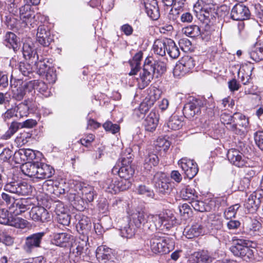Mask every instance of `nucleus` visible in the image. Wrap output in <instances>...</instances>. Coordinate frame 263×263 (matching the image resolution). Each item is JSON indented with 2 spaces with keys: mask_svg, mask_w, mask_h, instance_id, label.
Here are the masks:
<instances>
[{
  "mask_svg": "<svg viewBox=\"0 0 263 263\" xmlns=\"http://www.w3.org/2000/svg\"><path fill=\"white\" fill-rule=\"evenodd\" d=\"M162 213L159 214H147L143 212H139L133 216V221L135 226L146 233L154 232L157 229L163 230Z\"/></svg>",
  "mask_w": 263,
  "mask_h": 263,
  "instance_id": "obj_1",
  "label": "nucleus"
},
{
  "mask_svg": "<svg viewBox=\"0 0 263 263\" xmlns=\"http://www.w3.org/2000/svg\"><path fill=\"white\" fill-rule=\"evenodd\" d=\"M88 240L87 236H80L73 243H71L70 257H82L83 260H87L90 253L87 245Z\"/></svg>",
  "mask_w": 263,
  "mask_h": 263,
  "instance_id": "obj_2",
  "label": "nucleus"
},
{
  "mask_svg": "<svg viewBox=\"0 0 263 263\" xmlns=\"http://www.w3.org/2000/svg\"><path fill=\"white\" fill-rule=\"evenodd\" d=\"M8 192L17 196H28L32 192V187L27 182L21 180L8 181L4 186Z\"/></svg>",
  "mask_w": 263,
  "mask_h": 263,
  "instance_id": "obj_3",
  "label": "nucleus"
},
{
  "mask_svg": "<svg viewBox=\"0 0 263 263\" xmlns=\"http://www.w3.org/2000/svg\"><path fill=\"white\" fill-rule=\"evenodd\" d=\"M77 188L79 189L78 194L79 195H81L82 197L80 198V199L77 200L76 199H78L79 197H76V196L74 195V197H73L74 201V203L76 205L77 201H78V208L79 210H81L85 206V202L84 200H85L86 203L91 202L93 200L95 195V190L92 186L86 184H80L77 186Z\"/></svg>",
  "mask_w": 263,
  "mask_h": 263,
  "instance_id": "obj_4",
  "label": "nucleus"
},
{
  "mask_svg": "<svg viewBox=\"0 0 263 263\" xmlns=\"http://www.w3.org/2000/svg\"><path fill=\"white\" fill-rule=\"evenodd\" d=\"M247 241L243 239L233 240V245L230 248L232 253L236 256L247 260L253 256V251L248 247Z\"/></svg>",
  "mask_w": 263,
  "mask_h": 263,
  "instance_id": "obj_5",
  "label": "nucleus"
},
{
  "mask_svg": "<svg viewBox=\"0 0 263 263\" xmlns=\"http://www.w3.org/2000/svg\"><path fill=\"white\" fill-rule=\"evenodd\" d=\"M227 158L232 165L237 167L252 166L255 164L254 162L235 149H231L228 151Z\"/></svg>",
  "mask_w": 263,
  "mask_h": 263,
  "instance_id": "obj_6",
  "label": "nucleus"
},
{
  "mask_svg": "<svg viewBox=\"0 0 263 263\" xmlns=\"http://www.w3.org/2000/svg\"><path fill=\"white\" fill-rule=\"evenodd\" d=\"M132 162L131 156L126 158L122 157L121 165L115 166L112 170V173L118 174L120 178L130 180L135 172L134 168L130 165Z\"/></svg>",
  "mask_w": 263,
  "mask_h": 263,
  "instance_id": "obj_7",
  "label": "nucleus"
},
{
  "mask_svg": "<svg viewBox=\"0 0 263 263\" xmlns=\"http://www.w3.org/2000/svg\"><path fill=\"white\" fill-rule=\"evenodd\" d=\"M154 76L153 67L149 63V59H146L143 69L140 72L139 77L137 78L139 88L143 89L147 87L153 79Z\"/></svg>",
  "mask_w": 263,
  "mask_h": 263,
  "instance_id": "obj_8",
  "label": "nucleus"
},
{
  "mask_svg": "<svg viewBox=\"0 0 263 263\" xmlns=\"http://www.w3.org/2000/svg\"><path fill=\"white\" fill-rule=\"evenodd\" d=\"M153 183L158 192L163 194H168L172 190L168 178L162 172H157L154 175Z\"/></svg>",
  "mask_w": 263,
  "mask_h": 263,
  "instance_id": "obj_9",
  "label": "nucleus"
},
{
  "mask_svg": "<svg viewBox=\"0 0 263 263\" xmlns=\"http://www.w3.org/2000/svg\"><path fill=\"white\" fill-rule=\"evenodd\" d=\"M169 239L165 237L155 235L150 240L152 251L155 253L166 254L170 251L168 241Z\"/></svg>",
  "mask_w": 263,
  "mask_h": 263,
  "instance_id": "obj_10",
  "label": "nucleus"
},
{
  "mask_svg": "<svg viewBox=\"0 0 263 263\" xmlns=\"http://www.w3.org/2000/svg\"><path fill=\"white\" fill-rule=\"evenodd\" d=\"M222 227L221 219L216 217H214L213 219H210L209 222L208 229L211 234L215 236L219 241H224L226 242L229 236L225 232L222 231Z\"/></svg>",
  "mask_w": 263,
  "mask_h": 263,
  "instance_id": "obj_11",
  "label": "nucleus"
},
{
  "mask_svg": "<svg viewBox=\"0 0 263 263\" xmlns=\"http://www.w3.org/2000/svg\"><path fill=\"white\" fill-rule=\"evenodd\" d=\"M178 165L186 177L190 179L194 178L198 172L197 164L193 160L186 158H182L178 161Z\"/></svg>",
  "mask_w": 263,
  "mask_h": 263,
  "instance_id": "obj_12",
  "label": "nucleus"
},
{
  "mask_svg": "<svg viewBox=\"0 0 263 263\" xmlns=\"http://www.w3.org/2000/svg\"><path fill=\"white\" fill-rule=\"evenodd\" d=\"M45 235V233L42 232L34 233L27 237L23 246L24 250L27 253H31L35 248H40Z\"/></svg>",
  "mask_w": 263,
  "mask_h": 263,
  "instance_id": "obj_13",
  "label": "nucleus"
},
{
  "mask_svg": "<svg viewBox=\"0 0 263 263\" xmlns=\"http://www.w3.org/2000/svg\"><path fill=\"white\" fill-rule=\"evenodd\" d=\"M251 15L249 8L241 4H236L232 9L231 17L235 21H243L250 18Z\"/></svg>",
  "mask_w": 263,
  "mask_h": 263,
  "instance_id": "obj_14",
  "label": "nucleus"
},
{
  "mask_svg": "<svg viewBox=\"0 0 263 263\" xmlns=\"http://www.w3.org/2000/svg\"><path fill=\"white\" fill-rule=\"evenodd\" d=\"M96 255L100 263H115L111 249L105 246L98 247L96 251Z\"/></svg>",
  "mask_w": 263,
  "mask_h": 263,
  "instance_id": "obj_15",
  "label": "nucleus"
},
{
  "mask_svg": "<svg viewBox=\"0 0 263 263\" xmlns=\"http://www.w3.org/2000/svg\"><path fill=\"white\" fill-rule=\"evenodd\" d=\"M30 217L35 221L44 222L50 219V215L43 206L33 207L29 212Z\"/></svg>",
  "mask_w": 263,
  "mask_h": 263,
  "instance_id": "obj_16",
  "label": "nucleus"
},
{
  "mask_svg": "<svg viewBox=\"0 0 263 263\" xmlns=\"http://www.w3.org/2000/svg\"><path fill=\"white\" fill-rule=\"evenodd\" d=\"M36 177L40 179L50 178L54 173V170L50 165L42 162H36Z\"/></svg>",
  "mask_w": 263,
  "mask_h": 263,
  "instance_id": "obj_17",
  "label": "nucleus"
},
{
  "mask_svg": "<svg viewBox=\"0 0 263 263\" xmlns=\"http://www.w3.org/2000/svg\"><path fill=\"white\" fill-rule=\"evenodd\" d=\"M200 112V101L193 100L186 103L183 109L184 117L191 119Z\"/></svg>",
  "mask_w": 263,
  "mask_h": 263,
  "instance_id": "obj_18",
  "label": "nucleus"
},
{
  "mask_svg": "<svg viewBox=\"0 0 263 263\" xmlns=\"http://www.w3.org/2000/svg\"><path fill=\"white\" fill-rule=\"evenodd\" d=\"M159 117L158 112L155 110L149 112L143 122V125L146 132L153 133L156 130L159 122Z\"/></svg>",
  "mask_w": 263,
  "mask_h": 263,
  "instance_id": "obj_19",
  "label": "nucleus"
},
{
  "mask_svg": "<svg viewBox=\"0 0 263 263\" xmlns=\"http://www.w3.org/2000/svg\"><path fill=\"white\" fill-rule=\"evenodd\" d=\"M213 260L210 253L204 250L194 252L190 257L191 263H212Z\"/></svg>",
  "mask_w": 263,
  "mask_h": 263,
  "instance_id": "obj_20",
  "label": "nucleus"
},
{
  "mask_svg": "<svg viewBox=\"0 0 263 263\" xmlns=\"http://www.w3.org/2000/svg\"><path fill=\"white\" fill-rule=\"evenodd\" d=\"M52 39L50 36V33L47 30V27L45 25L40 26L37 30L36 41L44 47L48 46Z\"/></svg>",
  "mask_w": 263,
  "mask_h": 263,
  "instance_id": "obj_21",
  "label": "nucleus"
},
{
  "mask_svg": "<svg viewBox=\"0 0 263 263\" xmlns=\"http://www.w3.org/2000/svg\"><path fill=\"white\" fill-rule=\"evenodd\" d=\"M73 236L67 233H59L54 234L52 242L56 246L61 247H66L71 243Z\"/></svg>",
  "mask_w": 263,
  "mask_h": 263,
  "instance_id": "obj_22",
  "label": "nucleus"
},
{
  "mask_svg": "<svg viewBox=\"0 0 263 263\" xmlns=\"http://www.w3.org/2000/svg\"><path fill=\"white\" fill-rule=\"evenodd\" d=\"M30 209L28 201L26 199H15L9 212L12 213L15 216L20 215Z\"/></svg>",
  "mask_w": 263,
  "mask_h": 263,
  "instance_id": "obj_23",
  "label": "nucleus"
},
{
  "mask_svg": "<svg viewBox=\"0 0 263 263\" xmlns=\"http://www.w3.org/2000/svg\"><path fill=\"white\" fill-rule=\"evenodd\" d=\"M234 118L233 123L235 124L236 128L239 130L240 132L239 133L238 132L233 133L238 135H244V131L242 128H246L248 126V118L240 112H235L234 114Z\"/></svg>",
  "mask_w": 263,
  "mask_h": 263,
  "instance_id": "obj_24",
  "label": "nucleus"
},
{
  "mask_svg": "<svg viewBox=\"0 0 263 263\" xmlns=\"http://www.w3.org/2000/svg\"><path fill=\"white\" fill-rule=\"evenodd\" d=\"M260 194L256 192L251 194L246 201L244 205L250 213H254L257 211L260 204Z\"/></svg>",
  "mask_w": 263,
  "mask_h": 263,
  "instance_id": "obj_25",
  "label": "nucleus"
},
{
  "mask_svg": "<svg viewBox=\"0 0 263 263\" xmlns=\"http://www.w3.org/2000/svg\"><path fill=\"white\" fill-rule=\"evenodd\" d=\"M92 224L90 219L84 215L81 217L78 223L77 224L78 232L81 234L80 236H87L91 229Z\"/></svg>",
  "mask_w": 263,
  "mask_h": 263,
  "instance_id": "obj_26",
  "label": "nucleus"
},
{
  "mask_svg": "<svg viewBox=\"0 0 263 263\" xmlns=\"http://www.w3.org/2000/svg\"><path fill=\"white\" fill-rule=\"evenodd\" d=\"M261 228V223L256 219H247L243 225V231L249 235H255Z\"/></svg>",
  "mask_w": 263,
  "mask_h": 263,
  "instance_id": "obj_27",
  "label": "nucleus"
},
{
  "mask_svg": "<svg viewBox=\"0 0 263 263\" xmlns=\"http://www.w3.org/2000/svg\"><path fill=\"white\" fill-rule=\"evenodd\" d=\"M145 11L147 15L153 20H157L160 16V12L156 0L151 3L144 2Z\"/></svg>",
  "mask_w": 263,
  "mask_h": 263,
  "instance_id": "obj_28",
  "label": "nucleus"
},
{
  "mask_svg": "<svg viewBox=\"0 0 263 263\" xmlns=\"http://www.w3.org/2000/svg\"><path fill=\"white\" fill-rule=\"evenodd\" d=\"M169 39L165 38L155 40L153 45V50L156 54L161 57L165 55Z\"/></svg>",
  "mask_w": 263,
  "mask_h": 263,
  "instance_id": "obj_29",
  "label": "nucleus"
},
{
  "mask_svg": "<svg viewBox=\"0 0 263 263\" xmlns=\"http://www.w3.org/2000/svg\"><path fill=\"white\" fill-rule=\"evenodd\" d=\"M234 114L231 115L227 112H222L220 117L221 122L224 125L226 128L232 133L240 132L239 130L236 128L235 124L233 123Z\"/></svg>",
  "mask_w": 263,
  "mask_h": 263,
  "instance_id": "obj_30",
  "label": "nucleus"
},
{
  "mask_svg": "<svg viewBox=\"0 0 263 263\" xmlns=\"http://www.w3.org/2000/svg\"><path fill=\"white\" fill-rule=\"evenodd\" d=\"M19 38L13 32H7L5 36L4 44L8 48L17 51L19 48Z\"/></svg>",
  "mask_w": 263,
  "mask_h": 263,
  "instance_id": "obj_31",
  "label": "nucleus"
},
{
  "mask_svg": "<svg viewBox=\"0 0 263 263\" xmlns=\"http://www.w3.org/2000/svg\"><path fill=\"white\" fill-rule=\"evenodd\" d=\"M184 118L183 116L173 115L166 123V126L171 130H178L182 127Z\"/></svg>",
  "mask_w": 263,
  "mask_h": 263,
  "instance_id": "obj_32",
  "label": "nucleus"
},
{
  "mask_svg": "<svg viewBox=\"0 0 263 263\" xmlns=\"http://www.w3.org/2000/svg\"><path fill=\"white\" fill-rule=\"evenodd\" d=\"M196 13L199 12L201 16H203L205 20L210 22L216 17L217 14L214 7H210L205 6L204 7H198L197 9H195Z\"/></svg>",
  "mask_w": 263,
  "mask_h": 263,
  "instance_id": "obj_33",
  "label": "nucleus"
},
{
  "mask_svg": "<svg viewBox=\"0 0 263 263\" xmlns=\"http://www.w3.org/2000/svg\"><path fill=\"white\" fill-rule=\"evenodd\" d=\"M142 57L143 52L140 51L135 54L132 60L129 61L131 67V70L129 73L130 76L136 74L139 71Z\"/></svg>",
  "mask_w": 263,
  "mask_h": 263,
  "instance_id": "obj_34",
  "label": "nucleus"
},
{
  "mask_svg": "<svg viewBox=\"0 0 263 263\" xmlns=\"http://www.w3.org/2000/svg\"><path fill=\"white\" fill-rule=\"evenodd\" d=\"M23 53L26 59H29L30 62L33 63V61L39 59L37 52L33 48L31 44L25 43L23 46Z\"/></svg>",
  "mask_w": 263,
  "mask_h": 263,
  "instance_id": "obj_35",
  "label": "nucleus"
},
{
  "mask_svg": "<svg viewBox=\"0 0 263 263\" xmlns=\"http://www.w3.org/2000/svg\"><path fill=\"white\" fill-rule=\"evenodd\" d=\"M159 160L158 156L153 153H149L145 156L143 168L146 171H151L152 168L156 166L159 163Z\"/></svg>",
  "mask_w": 263,
  "mask_h": 263,
  "instance_id": "obj_36",
  "label": "nucleus"
},
{
  "mask_svg": "<svg viewBox=\"0 0 263 263\" xmlns=\"http://www.w3.org/2000/svg\"><path fill=\"white\" fill-rule=\"evenodd\" d=\"M202 226L197 223L192 225L190 228L185 229L183 233L186 238L191 239L201 234L202 233Z\"/></svg>",
  "mask_w": 263,
  "mask_h": 263,
  "instance_id": "obj_37",
  "label": "nucleus"
},
{
  "mask_svg": "<svg viewBox=\"0 0 263 263\" xmlns=\"http://www.w3.org/2000/svg\"><path fill=\"white\" fill-rule=\"evenodd\" d=\"M36 162H27L23 163L21 167L22 173L30 178L36 177Z\"/></svg>",
  "mask_w": 263,
  "mask_h": 263,
  "instance_id": "obj_38",
  "label": "nucleus"
},
{
  "mask_svg": "<svg viewBox=\"0 0 263 263\" xmlns=\"http://www.w3.org/2000/svg\"><path fill=\"white\" fill-rule=\"evenodd\" d=\"M180 195L183 200H189V202L193 201L198 198V193L194 189L189 185L182 189L180 191Z\"/></svg>",
  "mask_w": 263,
  "mask_h": 263,
  "instance_id": "obj_39",
  "label": "nucleus"
},
{
  "mask_svg": "<svg viewBox=\"0 0 263 263\" xmlns=\"http://www.w3.org/2000/svg\"><path fill=\"white\" fill-rule=\"evenodd\" d=\"M254 68V67L250 64L243 65L242 67L243 72L240 79L243 85H247L251 82V75Z\"/></svg>",
  "mask_w": 263,
  "mask_h": 263,
  "instance_id": "obj_40",
  "label": "nucleus"
},
{
  "mask_svg": "<svg viewBox=\"0 0 263 263\" xmlns=\"http://www.w3.org/2000/svg\"><path fill=\"white\" fill-rule=\"evenodd\" d=\"M102 187L106 192L111 194H117L119 192L117 187V180H114L111 178H107L102 183Z\"/></svg>",
  "mask_w": 263,
  "mask_h": 263,
  "instance_id": "obj_41",
  "label": "nucleus"
},
{
  "mask_svg": "<svg viewBox=\"0 0 263 263\" xmlns=\"http://www.w3.org/2000/svg\"><path fill=\"white\" fill-rule=\"evenodd\" d=\"M28 224L27 220L17 216L10 217L8 225L18 229H24Z\"/></svg>",
  "mask_w": 263,
  "mask_h": 263,
  "instance_id": "obj_42",
  "label": "nucleus"
},
{
  "mask_svg": "<svg viewBox=\"0 0 263 263\" xmlns=\"http://www.w3.org/2000/svg\"><path fill=\"white\" fill-rule=\"evenodd\" d=\"M163 218V228L169 229L172 227L175 223L176 218L174 215L170 212L162 213Z\"/></svg>",
  "mask_w": 263,
  "mask_h": 263,
  "instance_id": "obj_43",
  "label": "nucleus"
},
{
  "mask_svg": "<svg viewBox=\"0 0 263 263\" xmlns=\"http://www.w3.org/2000/svg\"><path fill=\"white\" fill-rule=\"evenodd\" d=\"M167 53L170 57L174 59H177L180 55V51L178 47L176 46L174 41L172 39H169L167 43Z\"/></svg>",
  "mask_w": 263,
  "mask_h": 263,
  "instance_id": "obj_44",
  "label": "nucleus"
},
{
  "mask_svg": "<svg viewBox=\"0 0 263 263\" xmlns=\"http://www.w3.org/2000/svg\"><path fill=\"white\" fill-rule=\"evenodd\" d=\"M184 34L191 37H195L200 35V28L197 25H191L182 29Z\"/></svg>",
  "mask_w": 263,
  "mask_h": 263,
  "instance_id": "obj_45",
  "label": "nucleus"
},
{
  "mask_svg": "<svg viewBox=\"0 0 263 263\" xmlns=\"http://www.w3.org/2000/svg\"><path fill=\"white\" fill-rule=\"evenodd\" d=\"M189 203L195 211L203 212L210 210V208L206 205L203 201L197 199H194L193 201H190Z\"/></svg>",
  "mask_w": 263,
  "mask_h": 263,
  "instance_id": "obj_46",
  "label": "nucleus"
},
{
  "mask_svg": "<svg viewBox=\"0 0 263 263\" xmlns=\"http://www.w3.org/2000/svg\"><path fill=\"white\" fill-rule=\"evenodd\" d=\"M34 68L40 75L44 74L48 69V65L46 64L45 60L41 59L40 60L33 61Z\"/></svg>",
  "mask_w": 263,
  "mask_h": 263,
  "instance_id": "obj_47",
  "label": "nucleus"
},
{
  "mask_svg": "<svg viewBox=\"0 0 263 263\" xmlns=\"http://www.w3.org/2000/svg\"><path fill=\"white\" fill-rule=\"evenodd\" d=\"M250 57L255 61L259 62L263 60V46H256L250 53Z\"/></svg>",
  "mask_w": 263,
  "mask_h": 263,
  "instance_id": "obj_48",
  "label": "nucleus"
},
{
  "mask_svg": "<svg viewBox=\"0 0 263 263\" xmlns=\"http://www.w3.org/2000/svg\"><path fill=\"white\" fill-rule=\"evenodd\" d=\"M149 63H151V65L153 67L154 69V73L155 72L158 73V75L160 74H162L164 73L166 69V64L165 62L161 61H158L155 62L154 63H152L149 60Z\"/></svg>",
  "mask_w": 263,
  "mask_h": 263,
  "instance_id": "obj_49",
  "label": "nucleus"
},
{
  "mask_svg": "<svg viewBox=\"0 0 263 263\" xmlns=\"http://www.w3.org/2000/svg\"><path fill=\"white\" fill-rule=\"evenodd\" d=\"M1 198L2 199H0V204L6 205L8 210L10 209V208H11L16 199L14 197L5 193H2L1 194Z\"/></svg>",
  "mask_w": 263,
  "mask_h": 263,
  "instance_id": "obj_50",
  "label": "nucleus"
},
{
  "mask_svg": "<svg viewBox=\"0 0 263 263\" xmlns=\"http://www.w3.org/2000/svg\"><path fill=\"white\" fill-rule=\"evenodd\" d=\"M20 128H21V123L12 122L10 124L8 130L4 135L5 138L6 139H9Z\"/></svg>",
  "mask_w": 263,
  "mask_h": 263,
  "instance_id": "obj_51",
  "label": "nucleus"
},
{
  "mask_svg": "<svg viewBox=\"0 0 263 263\" xmlns=\"http://www.w3.org/2000/svg\"><path fill=\"white\" fill-rule=\"evenodd\" d=\"M121 236L127 238H131L135 233V230L133 227H132L129 223L126 226L121 228Z\"/></svg>",
  "mask_w": 263,
  "mask_h": 263,
  "instance_id": "obj_52",
  "label": "nucleus"
},
{
  "mask_svg": "<svg viewBox=\"0 0 263 263\" xmlns=\"http://www.w3.org/2000/svg\"><path fill=\"white\" fill-rule=\"evenodd\" d=\"M13 98L17 101L22 100L26 94V91L24 89L22 84L18 87H15L12 90Z\"/></svg>",
  "mask_w": 263,
  "mask_h": 263,
  "instance_id": "obj_53",
  "label": "nucleus"
},
{
  "mask_svg": "<svg viewBox=\"0 0 263 263\" xmlns=\"http://www.w3.org/2000/svg\"><path fill=\"white\" fill-rule=\"evenodd\" d=\"M117 187L119 189V192L123 191L129 189L131 185L132 182L130 180L126 179L124 178H120V180H117Z\"/></svg>",
  "mask_w": 263,
  "mask_h": 263,
  "instance_id": "obj_54",
  "label": "nucleus"
},
{
  "mask_svg": "<svg viewBox=\"0 0 263 263\" xmlns=\"http://www.w3.org/2000/svg\"><path fill=\"white\" fill-rule=\"evenodd\" d=\"M189 72L195 66V61L190 56L184 57L180 61Z\"/></svg>",
  "mask_w": 263,
  "mask_h": 263,
  "instance_id": "obj_55",
  "label": "nucleus"
},
{
  "mask_svg": "<svg viewBox=\"0 0 263 263\" xmlns=\"http://www.w3.org/2000/svg\"><path fill=\"white\" fill-rule=\"evenodd\" d=\"M240 208L239 204H235L228 208L224 212V216L227 219L234 217L237 211Z\"/></svg>",
  "mask_w": 263,
  "mask_h": 263,
  "instance_id": "obj_56",
  "label": "nucleus"
},
{
  "mask_svg": "<svg viewBox=\"0 0 263 263\" xmlns=\"http://www.w3.org/2000/svg\"><path fill=\"white\" fill-rule=\"evenodd\" d=\"M103 126L105 130L107 132H110L112 134H116L120 130V126L117 124H113L110 121H106L105 122Z\"/></svg>",
  "mask_w": 263,
  "mask_h": 263,
  "instance_id": "obj_57",
  "label": "nucleus"
},
{
  "mask_svg": "<svg viewBox=\"0 0 263 263\" xmlns=\"http://www.w3.org/2000/svg\"><path fill=\"white\" fill-rule=\"evenodd\" d=\"M13 152L8 148H2L0 152V159L4 162L8 161L13 155Z\"/></svg>",
  "mask_w": 263,
  "mask_h": 263,
  "instance_id": "obj_58",
  "label": "nucleus"
},
{
  "mask_svg": "<svg viewBox=\"0 0 263 263\" xmlns=\"http://www.w3.org/2000/svg\"><path fill=\"white\" fill-rule=\"evenodd\" d=\"M17 112L21 117L27 116L29 114V107L26 103H22L15 106Z\"/></svg>",
  "mask_w": 263,
  "mask_h": 263,
  "instance_id": "obj_59",
  "label": "nucleus"
},
{
  "mask_svg": "<svg viewBox=\"0 0 263 263\" xmlns=\"http://www.w3.org/2000/svg\"><path fill=\"white\" fill-rule=\"evenodd\" d=\"M19 70L24 76L29 77L31 73L32 68L30 64L21 62L19 64Z\"/></svg>",
  "mask_w": 263,
  "mask_h": 263,
  "instance_id": "obj_60",
  "label": "nucleus"
},
{
  "mask_svg": "<svg viewBox=\"0 0 263 263\" xmlns=\"http://www.w3.org/2000/svg\"><path fill=\"white\" fill-rule=\"evenodd\" d=\"M24 148L20 149L18 151L15 152L14 154L13 159L17 163H22L26 161Z\"/></svg>",
  "mask_w": 263,
  "mask_h": 263,
  "instance_id": "obj_61",
  "label": "nucleus"
},
{
  "mask_svg": "<svg viewBox=\"0 0 263 263\" xmlns=\"http://www.w3.org/2000/svg\"><path fill=\"white\" fill-rule=\"evenodd\" d=\"M57 220L59 223L63 226H68L70 222V216L65 213L61 212V214H58Z\"/></svg>",
  "mask_w": 263,
  "mask_h": 263,
  "instance_id": "obj_62",
  "label": "nucleus"
},
{
  "mask_svg": "<svg viewBox=\"0 0 263 263\" xmlns=\"http://www.w3.org/2000/svg\"><path fill=\"white\" fill-rule=\"evenodd\" d=\"M17 116L16 108L15 107H12L8 109L5 113L3 114L2 118L5 122H6L8 120L10 119L14 116L17 117Z\"/></svg>",
  "mask_w": 263,
  "mask_h": 263,
  "instance_id": "obj_63",
  "label": "nucleus"
},
{
  "mask_svg": "<svg viewBox=\"0 0 263 263\" xmlns=\"http://www.w3.org/2000/svg\"><path fill=\"white\" fill-rule=\"evenodd\" d=\"M255 144L258 148L263 151V131H257L254 134Z\"/></svg>",
  "mask_w": 263,
  "mask_h": 263,
  "instance_id": "obj_64",
  "label": "nucleus"
}]
</instances>
